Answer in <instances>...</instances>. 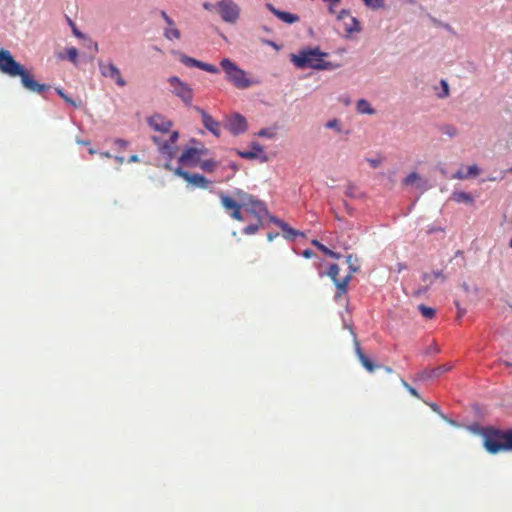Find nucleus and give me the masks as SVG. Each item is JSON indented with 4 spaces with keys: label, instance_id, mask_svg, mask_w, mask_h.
<instances>
[{
    "label": "nucleus",
    "instance_id": "59",
    "mask_svg": "<svg viewBox=\"0 0 512 512\" xmlns=\"http://www.w3.org/2000/svg\"><path fill=\"white\" fill-rule=\"evenodd\" d=\"M430 407H431L434 411H438V406H437L435 403L430 404Z\"/></svg>",
    "mask_w": 512,
    "mask_h": 512
},
{
    "label": "nucleus",
    "instance_id": "46",
    "mask_svg": "<svg viewBox=\"0 0 512 512\" xmlns=\"http://www.w3.org/2000/svg\"><path fill=\"white\" fill-rule=\"evenodd\" d=\"M216 4H211V3H208V2H205L203 4V7L204 9L208 10V11H211V10H216Z\"/></svg>",
    "mask_w": 512,
    "mask_h": 512
},
{
    "label": "nucleus",
    "instance_id": "29",
    "mask_svg": "<svg viewBox=\"0 0 512 512\" xmlns=\"http://www.w3.org/2000/svg\"><path fill=\"white\" fill-rule=\"evenodd\" d=\"M67 58L73 64H77L78 62V50L75 47H69L66 50Z\"/></svg>",
    "mask_w": 512,
    "mask_h": 512
},
{
    "label": "nucleus",
    "instance_id": "17",
    "mask_svg": "<svg viewBox=\"0 0 512 512\" xmlns=\"http://www.w3.org/2000/svg\"><path fill=\"white\" fill-rule=\"evenodd\" d=\"M186 182H188L189 184H191L195 187H199V188H203V189L208 188V185L210 184V181L207 178H205L203 175L198 174V173H195V174L189 173V177L187 178Z\"/></svg>",
    "mask_w": 512,
    "mask_h": 512
},
{
    "label": "nucleus",
    "instance_id": "13",
    "mask_svg": "<svg viewBox=\"0 0 512 512\" xmlns=\"http://www.w3.org/2000/svg\"><path fill=\"white\" fill-rule=\"evenodd\" d=\"M149 126L158 132L166 133L172 127V122L160 114H155L147 120Z\"/></svg>",
    "mask_w": 512,
    "mask_h": 512
},
{
    "label": "nucleus",
    "instance_id": "32",
    "mask_svg": "<svg viewBox=\"0 0 512 512\" xmlns=\"http://www.w3.org/2000/svg\"><path fill=\"white\" fill-rule=\"evenodd\" d=\"M401 380V384L403 385V387L414 397L416 398H420L417 390L415 388H413L412 386H410L403 378H400Z\"/></svg>",
    "mask_w": 512,
    "mask_h": 512
},
{
    "label": "nucleus",
    "instance_id": "49",
    "mask_svg": "<svg viewBox=\"0 0 512 512\" xmlns=\"http://www.w3.org/2000/svg\"><path fill=\"white\" fill-rule=\"evenodd\" d=\"M319 250L321 252H323L325 255L329 256V254L331 253V250L329 248H327L325 245H322Z\"/></svg>",
    "mask_w": 512,
    "mask_h": 512
},
{
    "label": "nucleus",
    "instance_id": "7",
    "mask_svg": "<svg viewBox=\"0 0 512 512\" xmlns=\"http://www.w3.org/2000/svg\"><path fill=\"white\" fill-rule=\"evenodd\" d=\"M168 83L172 87V93L179 97L186 105H190L193 100L192 88L183 82L177 76H171L168 78Z\"/></svg>",
    "mask_w": 512,
    "mask_h": 512
},
{
    "label": "nucleus",
    "instance_id": "19",
    "mask_svg": "<svg viewBox=\"0 0 512 512\" xmlns=\"http://www.w3.org/2000/svg\"><path fill=\"white\" fill-rule=\"evenodd\" d=\"M356 353L359 361L368 372H373L378 367L362 352L358 343L356 344Z\"/></svg>",
    "mask_w": 512,
    "mask_h": 512
},
{
    "label": "nucleus",
    "instance_id": "57",
    "mask_svg": "<svg viewBox=\"0 0 512 512\" xmlns=\"http://www.w3.org/2000/svg\"><path fill=\"white\" fill-rule=\"evenodd\" d=\"M91 45H92L94 51L97 52L98 51V44L96 42H91Z\"/></svg>",
    "mask_w": 512,
    "mask_h": 512
},
{
    "label": "nucleus",
    "instance_id": "10",
    "mask_svg": "<svg viewBox=\"0 0 512 512\" xmlns=\"http://www.w3.org/2000/svg\"><path fill=\"white\" fill-rule=\"evenodd\" d=\"M221 204L223 208L226 210V212L229 213V215L237 220V221H243L244 218L241 214V206L236 201V199H233L231 196H228L224 193L219 194Z\"/></svg>",
    "mask_w": 512,
    "mask_h": 512
},
{
    "label": "nucleus",
    "instance_id": "37",
    "mask_svg": "<svg viewBox=\"0 0 512 512\" xmlns=\"http://www.w3.org/2000/svg\"><path fill=\"white\" fill-rule=\"evenodd\" d=\"M175 175L182 177L185 181L189 177V172L183 170L181 167H178L174 170Z\"/></svg>",
    "mask_w": 512,
    "mask_h": 512
},
{
    "label": "nucleus",
    "instance_id": "36",
    "mask_svg": "<svg viewBox=\"0 0 512 512\" xmlns=\"http://www.w3.org/2000/svg\"><path fill=\"white\" fill-rule=\"evenodd\" d=\"M345 193H346V195H347L348 197H351V198H355V197H357L356 187H355L354 185H352V184H349V185L347 186V189H346V192H345Z\"/></svg>",
    "mask_w": 512,
    "mask_h": 512
},
{
    "label": "nucleus",
    "instance_id": "1",
    "mask_svg": "<svg viewBox=\"0 0 512 512\" xmlns=\"http://www.w3.org/2000/svg\"><path fill=\"white\" fill-rule=\"evenodd\" d=\"M0 71L10 77H21L23 86L31 92L43 93L49 88L48 85L35 81L33 76L13 58L10 51L5 49L0 50Z\"/></svg>",
    "mask_w": 512,
    "mask_h": 512
},
{
    "label": "nucleus",
    "instance_id": "64",
    "mask_svg": "<svg viewBox=\"0 0 512 512\" xmlns=\"http://www.w3.org/2000/svg\"><path fill=\"white\" fill-rule=\"evenodd\" d=\"M509 246L512 248V238L509 241Z\"/></svg>",
    "mask_w": 512,
    "mask_h": 512
},
{
    "label": "nucleus",
    "instance_id": "52",
    "mask_svg": "<svg viewBox=\"0 0 512 512\" xmlns=\"http://www.w3.org/2000/svg\"><path fill=\"white\" fill-rule=\"evenodd\" d=\"M329 257L331 258H334V259H339L341 257V255L337 252H334L331 250V253L329 254Z\"/></svg>",
    "mask_w": 512,
    "mask_h": 512
},
{
    "label": "nucleus",
    "instance_id": "3",
    "mask_svg": "<svg viewBox=\"0 0 512 512\" xmlns=\"http://www.w3.org/2000/svg\"><path fill=\"white\" fill-rule=\"evenodd\" d=\"M483 445L490 454L512 451V429L488 427L483 430Z\"/></svg>",
    "mask_w": 512,
    "mask_h": 512
},
{
    "label": "nucleus",
    "instance_id": "33",
    "mask_svg": "<svg viewBox=\"0 0 512 512\" xmlns=\"http://www.w3.org/2000/svg\"><path fill=\"white\" fill-rule=\"evenodd\" d=\"M326 128L335 129L338 133L341 132L340 122L338 119H332L325 124Z\"/></svg>",
    "mask_w": 512,
    "mask_h": 512
},
{
    "label": "nucleus",
    "instance_id": "61",
    "mask_svg": "<svg viewBox=\"0 0 512 512\" xmlns=\"http://www.w3.org/2000/svg\"><path fill=\"white\" fill-rule=\"evenodd\" d=\"M441 275H442V274H441V272H434V277H435V278H438V277H440Z\"/></svg>",
    "mask_w": 512,
    "mask_h": 512
},
{
    "label": "nucleus",
    "instance_id": "4",
    "mask_svg": "<svg viewBox=\"0 0 512 512\" xmlns=\"http://www.w3.org/2000/svg\"><path fill=\"white\" fill-rule=\"evenodd\" d=\"M220 66L226 74V79L238 89H246L255 82L248 78L247 73L229 58H223Z\"/></svg>",
    "mask_w": 512,
    "mask_h": 512
},
{
    "label": "nucleus",
    "instance_id": "12",
    "mask_svg": "<svg viewBox=\"0 0 512 512\" xmlns=\"http://www.w3.org/2000/svg\"><path fill=\"white\" fill-rule=\"evenodd\" d=\"M194 109L201 115L204 127L209 130L213 135L219 137L221 134L220 123L216 121L212 116L206 113L199 106H195Z\"/></svg>",
    "mask_w": 512,
    "mask_h": 512
},
{
    "label": "nucleus",
    "instance_id": "5",
    "mask_svg": "<svg viewBox=\"0 0 512 512\" xmlns=\"http://www.w3.org/2000/svg\"><path fill=\"white\" fill-rule=\"evenodd\" d=\"M236 201L240 204L241 208L253 214L256 218H264L267 214V209L263 202L257 200L252 195L243 190L236 189L234 191Z\"/></svg>",
    "mask_w": 512,
    "mask_h": 512
},
{
    "label": "nucleus",
    "instance_id": "25",
    "mask_svg": "<svg viewBox=\"0 0 512 512\" xmlns=\"http://www.w3.org/2000/svg\"><path fill=\"white\" fill-rule=\"evenodd\" d=\"M179 60L189 67H197L199 68L200 61L197 59H194L192 57L186 56L184 54H179Z\"/></svg>",
    "mask_w": 512,
    "mask_h": 512
},
{
    "label": "nucleus",
    "instance_id": "34",
    "mask_svg": "<svg viewBox=\"0 0 512 512\" xmlns=\"http://www.w3.org/2000/svg\"><path fill=\"white\" fill-rule=\"evenodd\" d=\"M364 3L371 8L377 9L384 5V0H363Z\"/></svg>",
    "mask_w": 512,
    "mask_h": 512
},
{
    "label": "nucleus",
    "instance_id": "44",
    "mask_svg": "<svg viewBox=\"0 0 512 512\" xmlns=\"http://www.w3.org/2000/svg\"><path fill=\"white\" fill-rule=\"evenodd\" d=\"M161 16L163 17V19L165 20V22L169 25V26H173L174 25V22L173 20L167 15V13L165 11H162L161 12Z\"/></svg>",
    "mask_w": 512,
    "mask_h": 512
},
{
    "label": "nucleus",
    "instance_id": "8",
    "mask_svg": "<svg viewBox=\"0 0 512 512\" xmlns=\"http://www.w3.org/2000/svg\"><path fill=\"white\" fill-rule=\"evenodd\" d=\"M340 268L337 264H332L328 270V276L331 278L333 283L337 288V297H340L342 294H345L348 290V284L351 281L352 275L351 273L346 275L344 278L339 279Z\"/></svg>",
    "mask_w": 512,
    "mask_h": 512
},
{
    "label": "nucleus",
    "instance_id": "16",
    "mask_svg": "<svg viewBox=\"0 0 512 512\" xmlns=\"http://www.w3.org/2000/svg\"><path fill=\"white\" fill-rule=\"evenodd\" d=\"M266 6L277 18H279L285 23L293 24L299 21V16L296 14L278 10L269 3Z\"/></svg>",
    "mask_w": 512,
    "mask_h": 512
},
{
    "label": "nucleus",
    "instance_id": "45",
    "mask_svg": "<svg viewBox=\"0 0 512 512\" xmlns=\"http://www.w3.org/2000/svg\"><path fill=\"white\" fill-rule=\"evenodd\" d=\"M351 21L353 22L354 24V27H350L347 29L348 32H354V31H359V26H358V22L355 18H351Z\"/></svg>",
    "mask_w": 512,
    "mask_h": 512
},
{
    "label": "nucleus",
    "instance_id": "51",
    "mask_svg": "<svg viewBox=\"0 0 512 512\" xmlns=\"http://www.w3.org/2000/svg\"><path fill=\"white\" fill-rule=\"evenodd\" d=\"M442 86H443V92H444V96H447L448 95V84L445 82V81H442Z\"/></svg>",
    "mask_w": 512,
    "mask_h": 512
},
{
    "label": "nucleus",
    "instance_id": "48",
    "mask_svg": "<svg viewBox=\"0 0 512 512\" xmlns=\"http://www.w3.org/2000/svg\"><path fill=\"white\" fill-rule=\"evenodd\" d=\"M302 255L305 258H311L313 256V251L310 250V249H306V250L303 251Z\"/></svg>",
    "mask_w": 512,
    "mask_h": 512
},
{
    "label": "nucleus",
    "instance_id": "53",
    "mask_svg": "<svg viewBox=\"0 0 512 512\" xmlns=\"http://www.w3.org/2000/svg\"><path fill=\"white\" fill-rule=\"evenodd\" d=\"M130 163H133V162H139V157L137 155H132L129 160H128Z\"/></svg>",
    "mask_w": 512,
    "mask_h": 512
},
{
    "label": "nucleus",
    "instance_id": "23",
    "mask_svg": "<svg viewBox=\"0 0 512 512\" xmlns=\"http://www.w3.org/2000/svg\"><path fill=\"white\" fill-rule=\"evenodd\" d=\"M198 166L203 171L212 173L218 167V162L213 159L200 160Z\"/></svg>",
    "mask_w": 512,
    "mask_h": 512
},
{
    "label": "nucleus",
    "instance_id": "18",
    "mask_svg": "<svg viewBox=\"0 0 512 512\" xmlns=\"http://www.w3.org/2000/svg\"><path fill=\"white\" fill-rule=\"evenodd\" d=\"M252 150L251 151H237V154L244 159H256L259 154L263 153V148L261 145L257 142H253L251 144Z\"/></svg>",
    "mask_w": 512,
    "mask_h": 512
},
{
    "label": "nucleus",
    "instance_id": "62",
    "mask_svg": "<svg viewBox=\"0 0 512 512\" xmlns=\"http://www.w3.org/2000/svg\"><path fill=\"white\" fill-rule=\"evenodd\" d=\"M79 144H82V145H88L89 142L88 141H78Z\"/></svg>",
    "mask_w": 512,
    "mask_h": 512
},
{
    "label": "nucleus",
    "instance_id": "30",
    "mask_svg": "<svg viewBox=\"0 0 512 512\" xmlns=\"http://www.w3.org/2000/svg\"><path fill=\"white\" fill-rule=\"evenodd\" d=\"M199 69L209 72V73H212V74L219 73V69L216 66L202 62V61H200Z\"/></svg>",
    "mask_w": 512,
    "mask_h": 512
},
{
    "label": "nucleus",
    "instance_id": "47",
    "mask_svg": "<svg viewBox=\"0 0 512 512\" xmlns=\"http://www.w3.org/2000/svg\"><path fill=\"white\" fill-rule=\"evenodd\" d=\"M468 177V175L464 174L462 171H458L454 176L453 178L455 179H464Z\"/></svg>",
    "mask_w": 512,
    "mask_h": 512
},
{
    "label": "nucleus",
    "instance_id": "27",
    "mask_svg": "<svg viewBox=\"0 0 512 512\" xmlns=\"http://www.w3.org/2000/svg\"><path fill=\"white\" fill-rule=\"evenodd\" d=\"M262 219L263 218H257V222L255 224H250V225L246 226L243 229V233L246 235L255 234L259 230V227L261 226Z\"/></svg>",
    "mask_w": 512,
    "mask_h": 512
},
{
    "label": "nucleus",
    "instance_id": "41",
    "mask_svg": "<svg viewBox=\"0 0 512 512\" xmlns=\"http://www.w3.org/2000/svg\"><path fill=\"white\" fill-rule=\"evenodd\" d=\"M479 174V168L477 165H471L468 167V173L466 175L468 176H477Z\"/></svg>",
    "mask_w": 512,
    "mask_h": 512
},
{
    "label": "nucleus",
    "instance_id": "11",
    "mask_svg": "<svg viewBox=\"0 0 512 512\" xmlns=\"http://www.w3.org/2000/svg\"><path fill=\"white\" fill-rule=\"evenodd\" d=\"M207 153L208 150L205 148L198 149L190 147L183 151V153L179 157V162L184 165L199 164V161L201 160L200 157Z\"/></svg>",
    "mask_w": 512,
    "mask_h": 512
},
{
    "label": "nucleus",
    "instance_id": "39",
    "mask_svg": "<svg viewBox=\"0 0 512 512\" xmlns=\"http://www.w3.org/2000/svg\"><path fill=\"white\" fill-rule=\"evenodd\" d=\"M422 281L424 282V284H425L426 286H428V287H429V286L432 284V282H433V280H432V275H431V274H429V273H426V272H425V273H423V274H422Z\"/></svg>",
    "mask_w": 512,
    "mask_h": 512
},
{
    "label": "nucleus",
    "instance_id": "38",
    "mask_svg": "<svg viewBox=\"0 0 512 512\" xmlns=\"http://www.w3.org/2000/svg\"><path fill=\"white\" fill-rule=\"evenodd\" d=\"M428 288H429L428 286L424 285L423 287H420V288L416 289L413 292V296L421 297L422 295H424L428 291Z\"/></svg>",
    "mask_w": 512,
    "mask_h": 512
},
{
    "label": "nucleus",
    "instance_id": "14",
    "mask_svg": "<svg viewBox=\"0 0 512 512\" xmlns=\"http://www.w3.org/2000/svg\"><path fill=\"white\" fill-rule=\"evenodd\" d=\"M228 130L234 135L244 133L247 130L245 117L240 114L233 115L228 122Z\"/></svg>",
    "mask_w": 512,
    "mask_h": 512
},
{
    "label": "nucleus",
    "instance_id": "54",
    "mask_svg": "<svg viewBox=\"0 0 512 512\" xmlns=\"http://www.w3.org/2000/svg\"><path fill=\"white\" fill-rule=\"evenodd\" d=\"M312 245H314L316 248H320L323 244L320 243L318 240H312Z\"/></svg>",
    "mask_w": 512,
    "mask_h": 512
},
{
    "label": "nucleus",
    "instance_id": "63",
    "mask_svg": "<svg viewBox=\"0 0 512 512\" xmlns=\"http://www.w3.org/2000/svg\"><path fill=\"white\" fill-rule=\"evenodd\" d=\"M152 139L154 142L158 143V138L156 136H153Z\"/></svg>",
    "mask_w": 512,
    "mask_h": 512
},
{
    "label": "nucleus",
    "instance_id": "58",
    "mask_svg": "<svg viewBox=\"0 0 512 512\" xmlns=\"http://www.w3.org/2000/svg\"><path fill=\"white\" fill-rule=\"evenodd\" d=\"M384 370L389 374L393 373V369L388 366L384 367Z\"/></svg>",
    "mask_w": 512,
    "mask_h": 512
},
{
    "label": "nucleus",
    "instance_id": "60",
    "mask_svg": "<svg viewBox=\"0 0 512 512\" xmlns=\"http://www.w3.org/2000/svg\"><path fill=\"white\" fill-rule=\"evenodd\" d=\"M95 153H96V150H95V149H93V148H90V149H89V154L93 155V154H95Z\"/></svg>",
    "mask_w": 512,
    "mask_h": 512
},
{
    "label": "nucleus",
    "instance_id": "26",
    "mask_svg": "<svg viewBox=\"0 0 512 512\" xmlns=\"http://www.w3.org/2000/svg\"><path fill=\"white\" fill-rule=\"evenodd\" d=\"M418 310L420 311L422 316L425 317L426 319H432L436 314L435 309L425 306L424 304H420L418 306Z\"/></svg>",
    "mask_w": 512,
    "mask_h": 512
},
{
    "label": "nucleus",
    "instance_id": "15",
    "mask_svg": "<svg viewBox=\"0 0 512 512\" xmlns=\"http://www.w3.org/2000/svg\"><path fill=\"white\" fill-rule=\"evenodd\" d=\"M451 368H452V366L449 363L442 364V365H439L434 368H427L420 373L419 377H420V379H423V380L437 378V377L441 376L442 374L450 371Z\"/></svg>",
    "mask_w": 512,
    "mask_h": 512
},
{
    "label": "nucleus",
    "instance_id": "24",
    "mask_svg": "<svg viewBox=\"0 0 512 512\" xmlns=\"http://www.w3.org/2000/svg\"><path fill=\"white\" fill-rule=\"evenodd\" d=\"M452 199L457 202V203H461V202H472L473 201V198L471 197L470 194L466 193V192H454L452 194Z\"/></svg>",
    "mask_w": 512,
    "mask_h": 512
},
{
    "label": "nucleus",
    "instance_id": "28",
    "mask_svg": "<svg viewBox=\"0 0 512 512\" xmlns=\"http://www.w3.org/2000/svg\"><path fill=\"white\" fill-rule=\"evenodd\" d=\"M164 36L167 38V39H179L180 38V31L173 27V26H169V28L165 29L164 31Z\"/></svg>",
    "mask_w": 512,
    "mask_h": 512
},
{
    "label": "nucleus",
    "instance_id": "50",
    "mask_svg": "<svg viewBox=\"0 0 512 512\" xmlns=\"http://www.w3.org/2000/svg\"><path fill=\"white\" fill-rule=\"evenodd\" d=\"M179 135H178V132L174 131L172 132L171 136H170V141L172 143H175L178 139Z\"/></svg>",
    "mask_w": 512,
    "mask_h": 512
},
{
    "label": "nucleus",
    "instance_id": "2",
    "mask_svg": "<svg viewBox=\"0 0 512 512\" xmlns=\"http://www.w3.org/2000/svg\"><path fill=\"white\" fill-rule=\"evenodd\" d=\"M327 56V53L315 47L302 49L298 54H292L291 61L299 69L332 70L340 67L339 64L325 61Z\"/></svg>",
    "mask_w": 512,
    "mask_h": 512
},
{
    "label": "nucleus",
    "instance_id": "56",
    "mask_svg": "<svg viewBox=\"0 0 512 512\" xmlns=\"http://www.w3.org/2000/svg\"><path fill=\"white\" fill-rule=\"evenodd\" d=\"M101 156H102V157H105V158H111V157H112V155H111V153H110V152H102V153H101Z\"/></svg>",
    "mask_w": 512,
    "mask_h": 512
},
{
    "label": "nucleus",
    "instance_id": "43",
    "mask_svg": "<svg viewBox=\"0 0 512 512\" xmlns=\"http://www.w3.org/2000/svg\"><path fill=\"white\" fill-rule=\"evenodd\" d=\"M69 24L71 25L72 27V30H73V34L78 37V38H83L84 35L76 28L75 24L69 20Z\"/></svg>",
    "mask_w": 512,
    "mask_h": 512
},
{
    "label": "nucleus",
    "instance_id": "35",
    "mask_svg": "<svg viewBox=\"0 0 512 512\" xmlns=\"http://www.w3.org/2000/svg\"><path fill=\"white\" fill-rule=\"evenodd\" d=\"M346 262L349 265L351 273L357 272L359 270V266L353 263V256L348 255L346 257Z\"/></svg>",
    "mask_w": 512,
    "mask_h": 512
},
{
    "label": "nucleus",
    "instance_id": "31",
    "mask_svg": "<svg viewBox=\"0 0 512 512\" xmlns=\"http://www.w3.org/2000/svg\"><path fill=\"white\" fill-rule=\"evenodd\" d=\"M56 92L67 104L73 107H78V104L73 99H71L67 94H65L63 89L57 88Z\"/></svg>",
    "mask_w": 512,
    "mask_h": 512
},
{
    "label": "nucleus",
    "instance_id": "21",
    "mask_svg": "<svg viewBox=\"0 0 512 512\" xmlns=\"http://www.w3.org/2000/svg\"><path fill=\"white\" fill-rule=\"evenodd\" d=\"M275 223L281 228L284 237L287 239H294L297 235L300 234L299 231L291 228L287 223L277 220Z\"/></svg>",
    "mask_w": 512,
    "mask_h": 512
},
{
    "label": "nucleus",
    "instance_id": "55",
    "mask_svg": "<svg viewBox=\"0 0 512 512\" xmlns=\"http://www.w3.org/2000/svg\"><path fill=\"white\" fill-rule=\"evenodd\" d=\"M115 160H116L119 164H123V163H124V157L116 156V157H115Z\"/></svg>",
    "mask_w": 512,
    "mask_h": 512
},
{
    "label": "nucleus",
    "instance_id": "9",
    "mask_svg": "<svg viewBox=\"0 0 512 512\" xmlns=\"http://www.w3.org/2000/svg\"><path fill=\"white\" fill-rule=\"evenodd\" d=\"M98 64H99V69H100L101 75L103 77L110 78V79L114 80L115 83L120 87H124L126 85V81L124 80V78L121 75L120 70L114 63H112V62L105 63L103 61H99Z\"/></svg>",
    "mask_w": 512,
    "mask_h": 512
},
{
    "label": "nucleus",
    "instance_id": "40",
    "mask_svg": "<svg viewBox=\"0 0 512 512\" xmlns=\"http://www.w3.org/2000/svg\"><path fill=\"white\" fill-rule=\"evenodd\" d=\"M258 136L260 137H267V138H271L274 136L273 132H271L269 129L267 128H264V129H261L259 132H258Z\"/></svg>",
    "mask_w": 512,
    "mask_h": 512
},
{
    "label": "nucleus",
    "instance_id": "20",
    "mask_svg": "<svg viewBox=\"0 0 512 512\" xmlns=\"http://www.w3.org/2000/svg\"><path fill=\"white\" fill-rule=\"evenodd\" d=\"M403 184L406 186L416 185L419 188H424L426 183L422 181L421 177L416 172H411L403 179Z\"/></svg>",
    "mask_w": 512,
    "mask_h": 512
},
{
    "label": "nucleus",
    "instance_id": "22",
    "mask_svg": "<svg viewBox=\"0 0 512 512\" xmlns=\"http://www.w3.org/2000/svg\"><path fill=\"white\" fill-rule=\"evenodd\" d=\"M356 109L361 114L373 115L375 110L371 107L370 103L365 99L358 100Z\"/></svg>",
    "mask_w": 512,
    "mask_h": 512
},
{
    "label": "nucleus",
    "instance_id": "42",
    "mask_svg": "<svg viewBox=\"0 0 512 512\" xmlns=\"http://www.w3.org/2000/svg\"><path fill=\"white\" fill-rule=\"evenodd\" d=\"M114 144L116 146H118L119 148H126L128 146V141L124 140V139H121V138H117L114 140Z\"/></svg>",
    "mask_w": 512,
    "mask_h": 512
},
{
    "label": "nucleus",
    "instance_id": "6",
    "mask_svg": "<svg viewBox=\"0 0 512 512\" xmlns=\"http://www.w3.org/2000/svg\"><path fill=\"white\" fill-rule=\"evenodd\" d=\"M216 11L226 23H235L240 16V7L233 0H220L216 3Z\"/></svg>",
    "mask_w": 512,
    "mask_h": 512
}]
</instances>
